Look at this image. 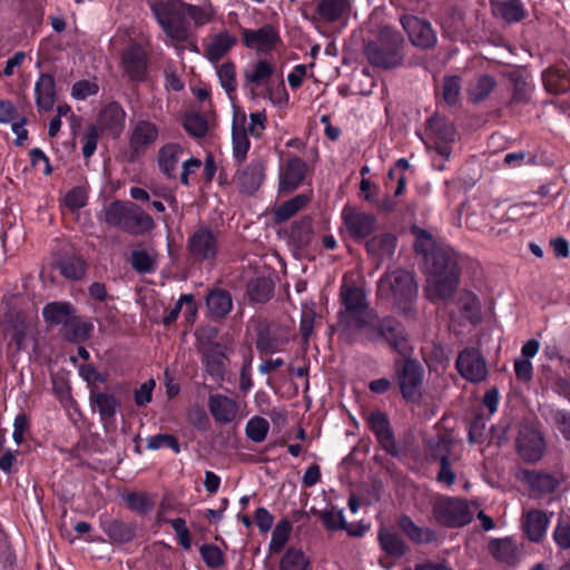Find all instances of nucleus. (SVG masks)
<instances>
[{"label":"nucleus","mask_w":570,"mask_h":570,"mask_svg":"<svg viewBox=\"0 0 570 570\" xmlns=\"http://www.w3.org/2000/svg\"><path fill=\"white\" fill-rule=\"evenodd\" d=\"M415 235V248L425 255L426 292L431 298L444 299L452 294L458 284V261L449 250L435 248L429 233L416 229Z\"/></svg>","instance_id":"1"},{"label":"nucleus","mask_w":570,"mask_h":570,"mask_svg":"<svg viewBox=\"0 0 570 570\" xmlns=\"http://www.w3.org/2000/svg\"><path fill=\"white\" fill-rule=\"evenodd\" d=\"M158 23L171 41L178 43L187 39L188 32L181 21L183 16L190 17L198 26L212 20L215 10L204 2L200 7L184 4L178 0H148Z\"/></svg>","instance_id":"2"},{"label":"nucleus","mask_w":570,"mask_h":570,"mask_svg":"<svg viewBox=\"0 0 570 570\" xmlns=\"http://www.w3.org/2000/svg\"><path fill=\"white\" fill-rule=\"evenodd\" d=\"M417 293L413 276L405 271H394L384 275L379 283V296L399 305L411 302Z\"/></svg>","instance_id":"3"},{"label":"nucleus","mask_w":570,"mask_h":570,"mask_svg":"<svg viewBox=\"0 0 570 570\" xmlns=\"http://www.w3.org/2000/svg\"><path fill=\"white\" fill-rule=\"evenodd\" d=\"M401 47V36L396 31L385 29L380 43H368L365 53L371 63L377 67L393 68L399 66L403 59Z\"/></svg>","instance_id":"4"},{"label":"nucleus","mask_w":570,"mask_h":570,"mask_svg":"<svg viewBox=\"0 0 570 570\" xmlns=\"http://www.w3.org/2000/svg\"><path fill=\"white\" fill-rule=\"evenodd\" d=\"M342 301L345 309L340 314L341 324L362 328L366 325L367 309L363 291L344 284L342 286Z\"/></svg>","instance_id":"5"},{"label":"nucleus","mask_w":570,"mask_h":570,"mask_svg":"<svg viewBox=\"0 0 570 570\" xmlns=\"http://www.w3.org/2000/svg\"><path fill=\"white\" fill-rule=\"evenodd\" d=\"M478 511V504L466 503L458 499H443L435 504V519L449 527L468 524Z\"/></svg>","instance_id":"6"},{"label":"nucleus","mask_w":570,"mask_h":570,"mask_svg":"<svg viewBox=\"0 0 570 570\" xmlns=\"http://www.w3.org/2000/svg\"><path fill=\"white\" fill-rule=\"evenodd\" d=\"M401 23L414 46L428 49L436 43V35L428 21L414 16H404Z\"/></svg>","instance_id":"7"},{"label":"nucleus","mask_w":570,"mask_h":570,"mask_svg":"<svg viewBox=\"0 0 570 570\" xmlns=\"http://www.w3.org/2000/svg\"><path fill=\"white\" fill-rule=\"evenodd\" d=\"M423 371L419 363L405 361L399 374V385L404 399L415 402L421 397Z\"/></svg>","instance_id":"8"},{"label":"nucleus","mask_w":570,"mask_h":570,"mask_svg":"<svg viewBox=\"0 0 570 570\" xmlns=\"http://www.w3.org/2000/svg\"><path fill=\"white\" fill-rule=\"evenodd\" d=\"M191 255L198 259H212L216 256L219 244L217 236L207 227H199L188 239Z\"/></svg>","instance_id":"9"},{"label":"nucleus","mask_w":570,"mask_h":570,"mask_svg":"<svg viewBox=\"0 0 570 570\" xmlns=\"http://www.w3.org/2000/svg\"><path fill=\"white\" fill-rule=\"evenodd\" d=\"M244 77L246 82L250 86L252 97H256L258 96L256 89L259 87L264 88L277 77L276 67L268 59H258L246 67Z\"/></svg>","instance_id":"10"},{"label":"nucleus","mask_w":570,"mask_h":570,"mask_svg":"<svg viewBox=\"0 0 570 570\" xmlns=\"http://www.w3.org/2000/svg\"><path fill=\"white\" fill-rule=\"evenodd\" d=\"M429 130L433 136L429 147L433 148L442 158L448 159L451 154L450 142L455 137L453 125L435 117L430 120Z\"/></svg>","instance_id":"11"},{"label":"nucleus","mask_w":570,"mask_h":570,"mask_svg":"<svg viewBox=\"0 0 570 570\" xmlns=\"http://www.w3.org/2000/svg\"><path fill=\"white\" fill-rule=\"evenodd\" d=\"M519 454L527 461H537L544 451V441L532 425H523L517 440Z\"/></svg>","instance_id":"12"},{"label":"nucleus","mask_w":570,"mask_h":570,"mask_svg":"<svg viewBox=\"0 0 570 570\" xmlns=\"http://www.w3.org/2000/svg\"><path fill=\"white\" fill-rule=\"evenodd\" d=\"M456 367L460 374L471 382H480L488 374L487 364L475 350L463 351L458 357Z\"/></svg>","instance_id":"13"},{"label":"nucleus","mask_w":570,"mask_h":570,"mask_svg":"<svg viewBox=\"0 0 570 570\" xmlns=\"http://www.w3.org/2000/svg\"><path fill=\"white\" fill-rule=\"evenodd\" d=\"M344 226L351 236L355 238H365L375 228V218L370 214L358 212L351 207H345L342 212Z\"/></svg>","instance_id":"14"},{"label":"nucleus","mask_w":570,"mask_h":570,"mask_svg":"<svg viewBox=\"0 0 570 570\" xmlns=\"http://www.w3.org/2000/svg\"><path fill=\"white\" fill-rule=\"evenodd\" d=\"M350 0H316L315 20L317 22H341L350 16Z\"/></svg>","instance_id":"15"},{"label":"nucleus","mask_w":570,"mask_h":570,"mask_svg":"<svg viewBox=\"0 0 570 570\" xmlns=\"http://www.w3.org/2000/svg\"><path fill=\"white\" fill-rule=\"evenodd\" d=\"M159 135L158 127L148 120H139L134 125L130 134V150L138 155L153 145Z\"/></svg>","instance_id":"16"},{"label":"nucleus","mask_w":570,"mask_h":570,"mask_svg":"<svg viewBox=\"0 0 570 570\" xmlns=\"http://www.w3.org/2000/svg\"><path fill=\"white\" fill-rule=\"evenodd\" d=\"M249 149V139L246 132V112L243 108L234 106L233 111V151L236 158L243 159Z\"/></svg>","instance_id":"17"},{"label":"nucleus","mask_w":570,"mask_h":570,"mask_svg":"<svg viewBox=\"0 0 570 570\" xmlns=\"http://www.w3.org/2000/svg\"><path fill=\"white\" fill-rule=\"evenodd\" d=\"M89 400L94 411L99 413L104 424H109L114 421L120 406L119 400L114 394L91 391Z\"/></svg>","instance_id":"18"},{"label":"nucleus","mask_w":570,"mask_h":570,"mask_svg":"<svg viewBox=\"0 0 570 570\" xmlns=\"http://www.w3.org/2000/svg\"><path fill=\"white\" fill-rule=\"evenodd\" d=\"M122 67L131 79H144L147 69L145 50L137 45L130 46L122 56Z\"/></svg>","instance_id":"19"},{"label":"nucleus","mask_w":570,"mask_h":570,"mask_svg":"<svg viewBox=\"0 0 570 570\" xmlns=\"http://www.w3.org/2000/svg\"><path fill=\"white\" fill-rule=\"evenodd\" d=\"M306 171V165L299 158L289 159L279 174V188L282 191H292L299 186Z\"/></svg>","instance_id":"20"},{"label":"nucleus","mask_w":570,"mask_h":570,"mask_svg":"<svg viewBox=\"0 0 570 570\" xmlns=\"http://www.w3.org/2000/svg\"><path fill=\"white\" fill-rule=\"evenodd\" d=\"M367 424L375 433L380 444L389 453L394 454L396 452V446L385 414L381 412H371L367 416Z\"/></svg>","instance_id":"21"},{"label":"nucleus","mask_w":570,"mask_h":570,"mask_svg":"<svg viewBox=\"0 0 570 570\" xmlns=\"http://www.w3.org/2000/svg\"><path fill=\"white\" fill-rule=\"evenodd\" d=\"M208 407L213 417L218 423L224 424L234 421L238 413L237 402L220 394H215L209 397Z\"/></svg>","instance_id":"22"},{"label":"nucleus","mask_w":570,"mask_h":570,"mask_svg":"<svg viewBox=\"0 0 570 570\" xmlns=\"http://www.w3.org/2000/svg\"><path fill=\"white\" fill-rule=\"evenodd\" d=\"M244 41L248 48L266 51L271 50L278 41V35L271 26H265L258 30H245Z\"/></svg>","instance_id":"23"},{"label":"nucleus","mask_w":570,"mask_h":570,"mask_svg":"<svg viewBox=\"0 0 570 570\" xmlns=\"http://www.w3.org/2000/svg\"><path fill=\"white\" fill-rule=\"evenodd\" d=\"M125 118V110L118 104L111 102L102 110L98 124L102 130L117 136L124 129Z\"/></svg>","instance_id":"24"},{"label":"nucleus","mask_w":570,"mask_h":570,"mask_svg":"<svg viewBox=\"0 0 570 570\" xmlns=\"http://www.w3.org/2000/svg\"><path fill=\"white\" fill-rule=\"evenodd\" d=\"M549 523V517L539 510H531L523 517V529L531 541L542 540Z\"/></svg>","instance_id":"25"},{"label":"nucleus","mask_w":570,"mask_h":570,"mask_svg":"<svg viewBox=\"0 0 570 570\" xmlns=\"http://www.w3.org/2000/svg\"><path fill=\"white\" fill-rule=\"evenodd\" d=\"M380 334L401 354L406 355L411 347L401 326L393 320H384Z\"/></svg>","instance_id":"26"},{"label":"nucleus","mask_w":570,"mask_h":570,"mask_svg":"<svg viewBox=\"0 0 570 570\" xmlns=\"http://www.w3.org/2000/svg\"><path fill=\"white\" fill-rule=\"evenodd\" d=\"M236 43V38L228 32H220L207 38L205 50L210 61L222 59Z\"/></svg>","instance_id":"27"},{"label":"nucleus","mask_w":570,"mask_h":570,"mask_svg":"<svg viewBox=\"0 0 570 570\" xmlns=\"http://www.w3.org/2000/svg\"><path fill=\"white\" fill-rule=\"evenodd\" d=\"M131 207V204L112 202L104 207L99 218L109 226L125 230V225L128 222Z\"/></svg>","instance_id":"28"},{"label":"nucleus","mask_w":570,"mask_h":570,"mask_svg":"<svg viewBox=\"0 0 570 570\" xmlns=\"http://www.w3.org/2000/svg\"><path fill=\"white\" fill-rule=\"evenodd\" d=\"M184 155V148L177 144H167L159 149L158 166L166 176H171Z\"/></svg>","instance_id":"29"},{"label":"nucleus","mask_w":570,"mask_h":570,"mask_svg":"<svg viewBox=\"0 0 570 570\" xmlns=\"http://www.w3.org/2000/svg\"><path fill=\"white\" fill-rule=\"evenodd\" d=\"M37 105L42 110H50L56 101L55 80L49 75H41L35 86Z\"/></svg>","instance_id":"30"},{"label":"nucleus","mask_w":570,"mask_h":570,"mask_svg":"<svg viewBox=\"0 0 570 570\" xmlns=\"http://www.w3.org/2000/svg\"><path fill=\"white\" fill-rule=\"evenodd\" d=\"M491 8L497 18L508 23L520 21L524 17V10L519 0L491 1Z\"/></svg>","instance_id":"31"},{"label":"nucleus","mask_w":570,"mask_h":570,"mask_svg":"<svg viewBox=\"0 0 570 570\" xmlns=\"http://www.w3.org/2000/svg\"><path fill=\"white\" fill-rule=\"evenodd\" d=\"M320 517H321L324 525L327 529H330V530L346 529L351 535H355V537L362 535L368 529L367 527H358V528H355L352 525L348 527L344 520L343 511L337 510L335 508H331V509L322 511L320 513Z\"/></svg>","instance_id":"32"},{"label":"nucleus","mask_w":570,"mask_h":570,"mask_svg":"<svg viewBox=\"0 0 570 570\" xmlns=\"http://www.w3.org/2000/svg\"><path fill=\"white\" fill-rule=\"evenodd\" d=\"M73 311L69 303L52 302L43 307L42 316L50 325L67 324L72 317Z\"/></svg>","instance_id":"33"},{"label":"nucleus","mask_w":570,"mask_h":570,"mask_svg":"<svg viewBox=\"0 0 570 570\" xmlns=\"http://www.w3.org/2000/svg\"><path fill=\"white\" fill-rule=\"evenodd\" d=\"M264 170L262 159L252 161L248 168L238 175L243 188L248 193L256 190L264 179Z\"/></svg>","instance_id":"34"},{"label":"nucleus","mask_w":570,"mask_h":570,"mask_svg":"<svg viewBox=\"0 0 570 570\" xmlns=\"http://www.w3.org/2000/svg\"><path fill=\"white\" fill-rule=\"evenodd\" d=\"M154 227L155 223L153 218L132 205L128 222L125 225V232L140 235L151 230Z\"/></svg>","instance_id":"35"},{"label":"nucleus","mask_w":570,"mask_h":570,"mask_svg":"<svg viewBox=\"0 0 570 570\" xmlns=\"http://www.w3.org/2000/svg\"><path fill=\"white\" fill-rule=\"evenodd\" d=\"M543 81L549 91L563 92L570 88L567 72L560 68H551L543 72Z\"/></svg>","instance_id":"36"},{"label":"nucleus","mask_w":570,"mask_h":570,"mask_svg":"<svg viewBox=\"0 0 570 570\" xmlns=\"http://www.w3.org/2000/svg\"><path fill=\"white\" fill-rule=\"evenodd\" d=\"M206 304L213 315L220 317L230 311L232 298L225 291L215 289L209 293Z\"/></svg>","instance_id":"37"},{"label":"nucleus","mask_w":570,"mask_h":570,"mask_svg":"<svg viewBox=\"0 0 570 570\" xmlns=\"http://www.w3.org/2000/svg\"><path fill=\"white\" fill-rule=\"evenodd\" d=\"M381 548L390 556L399 558L405 553L404 542L393 532L385 528L379 534Z\"/></svg>","instance_id":"38"},{"label":"nucleus","mask_w":570,"mask_h":570,"mask_svg":"<svg viewBox=\"0 0 570 570\" xmlns=\"http://www.w3.org/2000/svg\"><path fill=\"white\" fill-rule=\"evenodd\" d=\"M400 528L401 530L413 541L415 542H430L434 539V533L428 528H420L413 523V521L403 517L400 519Z\"/></svg>","instance_id":"39"},{"label":"nucleus","mask_w":570,"mask_h":570,"mask_svg":"<svg viewBox=\"0 0 570 570\" xmlns=\"http://www.w3.org/2000/svg\"><path fill=\"white\" fill-rule=\"evenodd\" d=\"M367 250L379 257L392 255L395 247V237L390 234L373 237L366 244Z\"/></svg>","instance_id":"40"},{"label":"nucleus","mask_w":570,"mask_h":570,"mask_svg":"<svg viewBox=\"0 0 570 570\" xmlns=\"http://www.w3.org/2000/svg\"><path fill=\"white\" fill-rule=\"evenodd\" d=\"M292 532V523L287 520H282L276 524L273 530L272 539L268 546L271 553H278L285 547Z\"/></svg>","instance_id":"41"},{"label":"nucleus","mask_w":570,"mask_h":570,"mask_svg":"<svg viewBox=\"0 0 570 570\" xmlns=\"http://www.w3.org/2000/svg\"><path fill=\"white\" fill-rule=\"evenodd\" d=\"M308 560L304 552L297 548H289L284 554L279 570H306Z\"/></svg>","instance_id":"42"},{"label":"nucleus","mask_w":570,"mask_h":570,"mask_svg":"<svg viewBox=\"0 0 570 570\" xmlns=\"http://www.w3.org/2000/svg\"><path fill=\"white\" fill-rule=\"evenodd\" d=\"M309 198L307 195H297L291 200L281 205L275 212V218L278 222L286 220L295 215L299 209H302L308 203Z\"/></svg>","instance_id":"43"},{"label":"nucleus","mask_w":570,"mask_h":570,"mask_svg":"<svg viewBox=\"0 0 570 570\" xmlns=\"http://www.w3.org/2000/svg\"><path fill=\"white\" fill-rule=\"evenodd\" d=\"M259 95L268 99L273 105H283L287 101L285 86L278 76L266 85Z\"/></svg>","instance_id":"44"},{"label":"nucleus","mask_w":570,"mask_h":570,"mask_svg":"<svg viewBox=\"0 0 570 570\" xmlns=\"http://www.w3.org/2000/svg\"><path fill=\"white\" fill-rule=\"evenodd\" d=\"M495 81L490 76L479 77L469 88L470 99L473 101H480L485 99L490 92L494 89Z\"/></svg>","instance_id":"45"},{"label":"nucleus","mask_w":570,"mask_h":570,"mask_svg":"<svg viewBox=\"0 0 570 570\" xmlns=\"http://www.w3.org/2000/svg\"><path fill=\"white\" fill-rule=\"evenodd\" d=\"M183 309L184 313L186 314L187 321L193 322L196 314V306L190 295H183L180 299L176 303L175 307L169 313V315L165 317L164 322L166 324H170L177 318L179 312Z\"/></svg>","instance_id":"46"},{"label":"nucleus","mask_w":570,"mask_h":570,"mask_svg":"<svg viewBox=\"0 0 570 570\" xmlns=\"http://www.w3.org/2000/svg\"><path fill=\"white\" fill-rule=\"evenodd\" d=\"M268 430L269 423L259 416L250 419L246 424V434L254 442L264 441Z\"/></svg>","instance_id":"47"},{"label":"nucleus","mask_w":570,"mask_h":570,"mask_svg":"<svg viewBox=\"0 0 570 570\" xmlns=\"http://www.w3.org/2000/svg\"><path fill=\"white\" fill-rule=\"evenodd\" d=\"M185 129L193 136L203 137L208 130L207 120L198 114H189L184 120Z\"/></svg>","instance_id":"48"},{"label":"nucleus","mask_w":570,"mask_h":570,"mask_svg":"<svg viewBox=\"0 0 570 570\" xmlns=\"http://www.w3.org/2000/svg\"><path fill=\"white\" fill-rule=\"evenodd\" d=\"M271 293V283L265 278H258L248 285V295L252 301L264 302L269 297Z\"/></svg>","instance_id":"49"},{"label":"nucleus","mask_w":570,"mask_h":570,"mask_svg":"<svg viewBox=\"0 0 570 570\" xmlns=\"http://www.w3.org/2000/svg\"><path fill=\"white\" fill-rule=\"evenodd\" d=\"M99 90V86L96 81L91 80H79L73 83L71 89V96L77 100H85L88 97L95 96Z\"/></svg>","instance_id":"50"},{"label":"nucleus","mask_w":570,"mask_h":570,"mask_svg":"<svg viewBox=\"0 0 570 570\" xmlns=\"http://www.w3.org/2000/svg\"><path fill=\"white\" fill-rule=\"evenodd\" d=\"M235 68L232 63H224L217 68V76L223 88L228 92H233L236 88Z\"/></svg>","instance_id":"51"},{"label":"nucleus","mask_w":570,"mask_h":570,"mask_svg":"<svg viewBox=\"0 0 570 570\" xmlns=\"http://www.w3.org/2000/svg\"><path fill=\"white\" fill-rule=\"evenodd\" d=\"M460 89L461 86L458 77L450 76L444 78L443 98L448 104L453 105L458 101L460 96Z\"/></svg>","instance_id":"52"},{"label":"nucleus","mask_w":570,"mask_h":570,"mask_svg":"<svg viewBox=\"0 0 570 570\" xmlns=\"http://www.w3.org/2000/svg\"><path fill=\"white\" fill-rule=\"evenodd\" d=\"M266 128V115L264 111L253 112L249 121L246 120V132L254 137H261Z\"/></svg>","instance_id":"53"},{"label":"nucleus","mask_w":570,"mask_h":570,"mask_svg":"<svg viewBox=\"0 0 570 570\" xmlns=\"http://www.w3.org/2000/svg\"><path fill=\"white\" fill-rule=\"evenodd\" d=\"M126 501L130 509L138 512H146L154 505L153 500L144 493H131L127 497Z\"/></svg>","instance_id":"54"},{"label":"nucleus","mask_w":570,"mask_h":570,"mask_svg":"<svg viewBox=\"0 0 570 570\" xmlns=\"http://www.w3.org/2000/svg\"><path fill=\"white\" fill-rule=\"evenodd\" d=\"M87 195L82 188H73L63 198V204L70 210H77L86 205Z\"/></svg>","instance_id":"55"},{"label":"nucleus","mask_w":570,"mask_h":570,"mask_svg":"<svg viewBox=\"0 0 570 570\" xmlns=\"http://www.w3.org/2000/svg\"><path fill=\"white\" fill-rule=\"evenodd\" d=\"M60 269L66 277L78 279L85 273V264L80 259H69L61 264Z\"/></svg>","instance_id":"56"},{"label":"nucleus","mask_w":570,"mask_h":570,"mask_svg":"<svg viewBox=\"0 0 570 570\" xmlns=\"http://www.w3.org/2000/svg\"><path fill=\"white\" fill-rule=\"evenodd\" d=\"M156 386V382L150 379L144 382L136 391H135V402L138 406H144L151 401L153 391Z\"/></svg>","instance_id":"57"},{"label":"nucleus","mask_w":570,"mask_h":570,"mask_svg":"<svg viewBox=\"0 0 570 570\" xmlns=\"http://www.w3.org/2000/svg\"><path fill=\"white\" fill-rule=\"evenodd\" d=\"M553 539L561 549H570V523L559 521L553 531Z\"/></svg>","instance_id":"58"},{"label":"nucleus","mask_w":570,"mask_h":570,"mask_svg":"<svg viewBox=\"0 0 570 570\" xmlns=\"http://www.w3.org/2000/svg\"><path fill=\"white\" fill-rule=\"evenodd\" d=\"M98 141V131L96 127H89L85 130L82 136V154L86 158L90 157L96 148Z\"/></svg>","instance_id":"59"},{"label":"nucleus","mask_w":570,"mask_h":570,"mask_svg":"<svg viewBox=\"0 0 570 570\" xmlns=\"http://www.w3.org/2000/svg\"><path fill=\"white\" fill-rule=\"evenodd\" d=\"M204 561L212 568H217L223 564V553L219 548L215 546H204L200 549Z\"/></svg>","instance_id":"60"},{"label":"nucleus","mask_w":570,"mask_h":570,"mask_svg":"<svg viewBox=\"0 0 570 570\" xmlns=\"http://www.w3.org/2000/svg\"><path fill=\"white\" fill-rule=\"evenodd\" d=\"M461 306L471 321H476L479 318L480 303L473 294H464L461 298Z\"/></svg>","instance_id":"61"},{"label":"nucleus","mask_w":570,"mask_h":570,"mask_svg":"<svg viewBox=\"0 0 570 570\" xmlns=\"http://www.w3.org/2000/svg\"><path fill=\"white\" fill-rule=\"evenodd\" d=\"M316 314L314 309L307 305L303 307L302 311V320H301V331L305 338L309 337L314 330Z\"/></svg>","instance_id":"62"},{"label":"nucleus","mask_w":570,"mask_h":570,"mask_svg":"<svg viewBox=\"0 0 570 570\" xmlns=\"http://www.w3.org/2000/svg\"><path fill=\"white\" fill-rule=\"evenodd\" d=\"M164 446L171 448L176 453L179 452V445L175 438L167 435V434H160L155 435L148 440V448L153 450H157Z\"/></svg>","instance_id":"63"},{"label":"nucleus","mask_w":570,"mask_h":570,"mask_svg":"<svg viewBox=\"0 0 570 570\" xmlns=\"http://www.w3.org/2000/svg\"><path fill=\"white\" fill-rule=\"evenodd\" d=\"M131 263L137 271L149 272L153 268L154 261L146 252L137 250L131 255Z\"/></svg>","instance_id":"64"}]
</instances>
